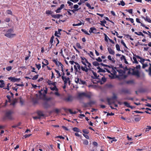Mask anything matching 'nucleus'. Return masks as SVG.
Returning a JSON list of instances; mask_svg holds the SVG:
<instances>
[{
	"instance_id": "cd10ccee",
	"label": "nucleus",
	"mask_w": 151,
	"mask_h": 151,
	"mask_svg": "<svg viewBox=\"0 0 151 151\" xmlns=\"http://www.w3.org/2000/svg\"><path fill=\"white\" fill-rule=\"evenodd\" d=\"M84 96L88 99H90L91 97V95L90 94L84 92Z\"/></svg>"
},
{
	"instance_id": "4468645a",
	"label": "nucleus",
	"mask_w": 151,
	"mask_h": 151,
	"mask_svg": "<svg viewBox=\"0 0 151 151\" xmlns=\"http://www.w3.org/2000/svg\"><path fill=\"white\" fill-rule=\"evenodd\" d=\"M107 50L110 54L113 55H114V51L111 48L108 47L107 48Z\"/></svg>"
},
{
	"instance_id": "58836bf2",
	"label": "nucleus",
	"mask_w": 151,
	"mask_h": 151,
	"mask_svg": "<svg viewBox=\"0 0 151 151\" xmlns=\"http://www.w3.org/2000/svg\"><path fill=\"white\" fill-rule=\"evenodd\" d=\"M80 79L79 78L77 77L75 78V81L76 83H78L79 84Z\"/></svg>"
},
{
	"instance_id": "6e6552de",
	"label": "nucleus",
	"mask_w": 151,
	"mask_h": 151,
	"mask_svg": "<svg viewBox=\"0 0 151 151\" xmlns=\"http://www.w3.org/2000/svg\"><path fill=\"white\" fill-rule=\"evenodd\" d=\"M62 31V29H58V32L55 31V32L54 35L55 36H57V37H60V35H61V34L60 32Z\"/></svg>"
},
{
	"instance_id": "864d4df0",
	"label": "nucleus",
	"mask_w": 151,
	"mask_h": 151,
	"mask_svg": "<svg viewBox=\"0 0 151 151\" xmlns=\"http://www.w3.org/2000/svg\"><path fill=\"white\" fill-rule=\"evenodd\" d=\"M121 43L123 45V46L126 48H127V47L125 44V43L124 42V41L122 40L121 41Z\"/></svg>"
},
{
	"instance_id": "a19ab883",
	"label": "nucleus",
	"mask_w": 151,
	"mask_h": 151,
	"mask_svg": "<svg viewBox=\"0 0 151 151\" xmlns=\"http://www.w3.org/2000/svg\"><path fill=\"white\" fill-rule=\"evenodd\" d=\"M54 38V37L53 36H52L50 38V42L51 45L52 44V43H53V41Z\"/></svg>"
},
{
	"instance_id": "aec40b11",
	"label": "nucleus",
	"mask_w": 151,
	"mask_h": 151,
	"mask_svg": "<svg viewBox=\"0 0 151 151\" xmlns=\"http://www.w3.org/2000/svg\"><path fill=\"white\" fill-rule=\"evenodd\" d=\"M84 96V92L81 93H78V97L79 98L81 99Z\"/></svg>"
},
{
	"instance_id": "de8ad7c7",
	"label": "nucleus",
	"mask_w": 151,
	"mask_h": 151,
	"mask_svg": "<svg viewBox=\"0 0 151 151\" xmlns=\"http://www.w3.org/2000/svg\"><path fill=\"white\" fill-rule=\"evenodd\" d=\"M127 84H133L134 83V81L132 80H129L127 81Z\"/></svg>"
},
{
	"instance_id": "f03ea898",
	"label": "nucleus",
	"mask_w": 151,
	"mask_h": 151,
	"mask_svg": "<svg viewBox=\"0 0 151 151\" xmlns=\"http://www.w3.org/2000/svg\"><path fill=\"white\" fill-rule=\"evenodd\" d=\"M73 97L71 95H69L67 97L63 99V100L67 102H71L73 100Z\"/></svg>"
},
{
	"instance_id": "603ef678",
	"label": "nucleus",
	"mask_w": 151,
	"mask_h": 151,
	"mask_svg": "<svg viewBox=\"0 0 151 151\" xmlns=\"http://www.w3.org/2000/svg\"><path fill=\"white\" fill-rule=\"evenodd\" d=\"M106 72V71L105 70L101 68L100 69H99V70H98V71H97L98 73H99V72H103L105 73Z\"/></svg>"
},
{
	"instance_id": "a211bd4d",
	"label": "nucleus",
	"mask_w": 151,
	"mask_h": 151,
	"mask_svg": "<svg viewBox=\"0 0 151 151\" xmlns=\"http://www.w3.org/2000/svg\"><path fill=\"white\" fill-rule=\"evenodd\" d=\"M108 58L109 60L111 61L112 63H115V60L114 58H111V56L110 55H109L108 56Z\"/></svg>"
},
{
	"instance_id": "0eeeda50",
	"label": "nucleus",
	"mask_w": 151,
	"mask_h": 151,
	"mask_svg": "<svg viewBox=\"0 0 151 151\" xmlns=\"http://www.w3.org/2000/svg\"><path fill=\"white\" fill-rule=\"evenodd\" d=\"M97 30L95 28L92 27L90 28L89 32L91 34L92 33L96 34L97 33Z\"/></svg>"
},
{
	"instance_id": "ddd939ff",
	"label": "nucleus",
	"mask_w": 151,
	"mask_h": 151,
	"mask_svg": "<svg viewBox=\"0 0 151 151\" xmlns=\"http://www.w3.org/2000/svg\"><path fill=\"white\" fill-rule=\"evenodd\" d=\"M51 16L52 17L54 18H58L59 19L60 18V17L62 16V14H56L55 15L54 14H51Z\"/></svg>"
},
{
	"instance_id": "f3484780",
	"label": "nucleus",
	"mask_w": 151,
	"mask_h": 151,
	"mask_svg": "<svg viewBox=\"0 0 151 151\" xmlns=\"http://www.w3.org/2000/svg\"><path fill=\"white\" fill-rule=\"evenodd\" d=\"M99 80H100L101 82H99V83H100L101 85L103 84L104 83L106 82V79L105 78L104 76L102 77L101 78V79H100Z\"/></svg>"
},
{
	"instance_id": "9d476101",
	"label": "nucleus",
	"mask_w": 151,
	"mask_h": 151,
	"mask_svg": "<svg viewBox=\"0 0 151 151\" xmlns=\"http://www.w3.org/2000/svg\"><path fill=\"white\" fill-rule=\"evenodd\" d=\"M81 62L82 63L83 65H85V64H86L88 60L84 57H81Z\"/></svg>"
},
{
	"instance_id": "f257e3e1",
	"label": "nucleus",
	"mask_w": 151,
	"mask_h": 151,
	"mask_svg": "<svg viewBox=\"0 0 151 151\" xmlns=\"http://www.w3.org/2000/svg\"><path fill=\"white\" fill-rule=\"evenodd\" d=\"M14 31L13 29H9L6 31L4 35L9 38H12L16 35V34L12 33Z\"/></svg>"
},
{
	"instance_id": "2eb2a0df",
	"label": "nucleus",
	"mask_w": 151,
	"mask_h": 151,
	"mask_svg": "<svg viewBox=\"0 0 151 151\" xmlns=\"http://www.w3.org/2000/svg\"><path fill=\"white\" fill-rule=\"evenodd\" d=\"M85 66L83 67V66H81V69L82 71L85 72H88V68L87 67V65L86 64H85V65H84Z\"/></svg>"
},
{
	"instance_id": "3c124183",
	"label": "nucleus",
	"mask_w": 151,
	"mask_h": 151,
	"mask_svg": "<svg viewBox=\"0 0 151 151\" xmlns=\"http://www.w3.org/2000/svg\"><path fill=\"white\" fill-rule=\"evenodd\" d=\"M35 65L37 68L38 69V70H39L41 67V65L40 64L37 65V64H36Z\"/></svg>"
},
{
	"instance_id": "49530a36",
	"label": "nucleus",
	"mask_w": 151,
	"mask_h": 151,
	"mask_svg": "<svg viewBox=\"0 0 151 151\" xmlns=\"http://www.w3.org/2000/svg\"><path fill=\"white\" fill-rule=\"evenodd\" d=\"M124 105L126 106L127 107H130V105L127 102H124Z\"/></svg>"
},
{
	"instance_id": "9b49d317",
	"label": "nucleus",
	"mask_w": 151,
	"mask_h": 151,
	"mask_svg": "<svg viewBox=\"0 0 151 151\" xmlns=\"http://www.w3.org/2000/svg\"><path fill=\"white\" fill-rule=\"evenodd\" d=\"M64 4H62L60 5V7L58 8L55 11L57 13H59L60 12V11L62 9H63V8H64Z\"/></svg>"
},
{
	"instance_id": "69168bd1",
	"label": "nucleus",
	"mask_w": 151,
	"mask_h": 151,
	"mask_svg": "<svg viewBox=\"0 0 151 151\" xmlns=\"http://www.w3.org/2000/svg\"><path fill=\"white\" fill-rule=\"evenodd\" d=\"M120 59L121 60H125L126 58L125 56L124 55H122V56L120 58Z\"/></svg>"
},
{
	"instance_id": "8fccbe9b",
	"label": "nucleus",
	"mask_w": 151,
	"mask_h": 151,
	"mask_svg": "<svg viewBox=\"0 0 151 151\" xmlns=\"http://www.w3.org/2000/svg\"><path fill=\"white\" fill-rule=\"evenodd\" d=\"M76 46L79 48L81 49L82 48L81 47L79 43H77L76 44Z\"/></svg>"
},
{
	"instance_id": "473e14b6",
	"label": "nucleus",
	"mask_w": 151,
	"mask_h": 151,
	"mask_svg": "<svg viewBox=\"0 0 151 151\" xmlns=\"http://www.w3.org/2000/svg\"><path fill=\"white\" fill-rule=\"evenodd\" d=\"M86 82L85 81L82 80L81 79H80L79 84L84 85L86 84Z\"/></svg>"
},
{
	"instance_id": "393cba45",
	"label": "nucleus",
	"mask_w": 151,
	"mask_h": 151,
	"mask_svg": "<svg viewBox=\"0 0 151 151\" xmlns=\"http://www.w3.org/2000/svg\"><path fill=\"white\" fill-rule=\"evenodd\" d=\"M136 58H137L135 56H134L133 57V59L134 60V61H133V63L138 64V62Z\"/></svg>"
},
{
	"instance_id": "0e129e2a",
	"label": "nucleus",
	"mask_w": 151,
	"mask_h": 151,
	"mask_svg": "<svg viewBox=\"0 0 151 151\" xmlns=\"http://www.w3.org/2000/svg\"><path fill=\"white\" fill-rule=\"evenodd\" d=\"M96 60L99 62H101L102 61L100 57H98L97 58H96Z\"/></svg>"
},
{
	"instance_id": "a18cd8bd",
	"label": "nucleus",
	"mask_w": 151,
	"mask_h": 151,
	"mask_svg": "<svg viewBox=\"0 0 151 151\" xmlns=\"http://www.w3.org/2000/svg\"><path fill=\"white\" fill-rule=\"evenodd\" d=\"M104 35L105 36V41L106 42H108V38L109 39V37H108L107 36V35L105 34L104 33Z\"/></svg>"
},
{
	"instance_id": "1a4fd4ad",
	"label": "nucleus",
	"mask_w": 151,
	"mask_h": 151,
	"mask_svg": "<svg viewBox=\"0 0 151 151\" xmlns=\"http://www.w3.org/2000/svg\"><path fill=\"white\" fill-rule=\"evenodd\" d=\"M8 79L9 80H11V81H12L13 82H15L17 81H19L20 79L19 78H16L14 77H10L8 78Z\"/></svg>"
},
{
	"instance_id": "c03bdc74",
	"label": "nucleus",
	"mask_w": 151,
	"mask_h": 151,
	"mask_svg": "<svg viewBox=\"0 0 151 151\" xmlns=\"http://www.w3.org/2000/svg\"><path fill=\"white\" fill-rule=\"evenodd\" d=\"M116 48L117 50L118 51H120V46L118 44H116Z\"/></svg>"
},
{
	"instance_id": "b1692460",
	"label": "nucleus",
	"mask_w": 151,
	"mask_h": 151,
	"mask_svg": "<svg viewBox=\"0 0 151 151\" xmlns=\"http://www.w3.org/2000/svg\"><path fill=\"white\" fill-rule=\"evenodd\" d=\"M44 60L45 61L46 64H44L43 62H42V64L43 65H42V67H44V65L46 66V65H48V64H49V62H48V61L47 60L45 59H44Z\"/></svg>"
},
{
	"instance_id": "09e8293b",
	"label": "nucleus",
	"mask_w": 151,
	"mask_h": 151,
	"mask_svg": "<svg viewBox=\"0 0 151 151\" xmlns=\"http://www.w3.org/2000/svg\"><path fill=\"white\" fill-rule=\"evenodd\" d=\"M88 141L87 140L85 139L83 140V144L84 145H88Z\"/></svg>"
},
{
	"instance_id": "c9c22d12",
	"label": "nucleus",
	"mask_w": 151,
	"mask_h": 151,
	"mask_svg": "<svg viewBox=\"0 0 151 151\" xmlns=\"http://www.w3.org/2000/svg\"><path fill=\"white\" fill-rule=\"evenodd\" d=\"M96 103V102L95 101H89L88 103V104L89 105H93L95 104Z\"/></svg>"
},
{
	"instance_id": "dca6fc26",
	"label": "nucleus",
	"mask_w": 151,
	"mask_h": 151,
	"mask_svg": "<svg viewBox=\"0 0 151 151\" xmlns=\"http://www.w3.org/2000/svg\"><path fill=\"white\" fill-rule=\"evenodd\" d=\"M37 113L38 116L40 117V118H41V117L44 116V115L42 111H37Z\"/></svg>"
},
{
	"instance_id": "f704fd0d",
	"label": "nucleus",
	"mask_w": 151,
	"mask_h": 151,
	"mask_svg": "<svg viewBox=\"0 0 151 151\" xmlns=\"http://www.w3.org/2000/svg\"><path fill=\"white\" fill-rule=\"evenodd\" d=\"M92 64L93 65L95 66H99L100 65L99 63L97 61H94L93 62Z\"/></svg>"
},
{
	"instance_id": "e2e57ef3",
	"label": "nucleus",
	"mask_w": 151,
	"mask_h": 151,
	"mask_svg": "<svg viewBox=\"0 0 151 151\" xmlns=\"http://www.w3.org/2000/svg\"><path fill=\"white\" fill-rule=\"evenodd\" d=\"M140 26L145 27L146 29H149V27L146 26L143 23H141V24L140 25Z\"/></svg>"
},
{
	"instance_id": "4c0bfd02",
	"label": "nucleus",
	"mask_w": 151,
	"mask_h": 151,
	"mask_svg": "<svg viewBox=\"0 0 151 151\" xmlns=\"http://www.w3.org/2000/svg\"><path fill=\"white\" fill-rule=\"evenodd\" d=\"M81 30L82 32H83L85 34L89 35H90V34L88 33V32H87V31H86V30L84 29H82Z\"/></svg>"
},
{
	"instance_id": "2f4dec72",
	"label": "nucleus",
	"mask_w": 151,
	"mask_h": 151,
	"mask_svg": "<svg viewBox=\"0 0 151 151\" xmlns=\"http://www.w3.org/2000/svg\"><path fill=\"white\" fill-rule=\"evenodd\" d=\"M92 82H93V83H99V82H101L100 80H98L96 81V80H92Z\"/></svg>"
},
{
	"instance_id": "a878e982",
	"label": "nucleus",
	"mask_w": 151,
	"mask_h": 151,
	"mask_svg": "<svg viewBox=\"0 0 151 151\" xmlns=\"http://www.w3.org/2000/svg\"><path fill=\"white\" fill-rule=\"evenodd\" d=\"M43 106L45 108H47L50 107V105L47 102L44 103Z\"/></svg>"
},
{
	"instance_id": "4be33fe9",
	"label": "nucleus",
	"mask_w": 151,
	"mask_h": 151,
	"mask_svg": "<svg viewBox=\"0 0 151 151\" xmlns=\"http://www.w3.org/2000/svg\"><path fill=\"white\" fill-rule=\"evenodd\" d=\"M0 88H2L4 87L5 86V83L4 82V81L3 80H0Z\"/></svg>"
},
{
	"instance_id": "f8f14e48",
	"label": "nucleus",
	"mask_w": 151,
	"mask_h": 151,
	"mask_svg": "<svg viewBox=\"0 0 151 151\" xmlns=\"http://www.w3.org/2000/svg\"><path fill=\"white\" fill-rule=\"evenodd\" d=\"M111 98L107 99V101L109 105H111V104L114 103V101Z\"/></svg>"
},
{
	"instance_id": "72a5a7b5",
	"label": "nucleus",
	"mask_w": 151,
	"mask_h": 151,
	"mask_svg": "<svg viewBox=\"0 0 151 151\" xmlns=\"http://www.w3.org/2000/svg\"><path fill=\"white\" fill-rule=\"evenodd\" d=\"M21 124V123L19 122L16 125L12 126V127L13 128H15V127H18V126H19Z\"/></svg>"
},
{
	"instance_id": "e433bc0d",
	"label": "nucleus",
	"mask_w": 151,
	"mask_h": 151,
	"mask_svg": "<svg viewBox=\"0 0 151 151\" xmlns=\"http://www.w3.org/2000/svg\"><path fill=\"white\" fill-rule=\"evenodd\" d=\"M83 24V23H82L81 22H80V23L77 24H72L73 26H78L82 25V24Z\"/></svg>"
},
{
	"instance_id": "6ab92c4d",
	"label": "nucleus",
	"mask_w": 151,
	"mask_h": 151,
	"mask_svg": "<svg viewBox=\"0 0 151 151\" xmlns=\"http://www.w3.org/2000/svg\"><path fill=\"white\" fill-rule=\"evenodd\" d=\"M143 18L144 19L145 21L151 23V20L148 16H146L145 17H143Z\"/></svg>"
},
{
	"instance_id": "5701e85b",
	"label": "nucleus",
	"mask_w": 151,
	"mask_h": 151,
	"mask_svg": "<svg viewBox=\"0 0 151 151\" xmlns=\"http://www.w3.org/2000/svg\"><path fill=\"white\" fill-rule=\"evenodd\" d=\"M92 72L94 76V77H93V76H92L91 77L94 79H97V74L96 73L94 72L93 71H92Z\"/></svg>"
},
{
	"instance_id": "412c9836",
	"label": "nucleus",
	"mask_w": 151,
	"mask_h": 151,
	"mask_svg": "<svg viewBox=\"0 0 151 151\" xmlns=\"http://www.w3.org/2000/svg\"><path fill=\"white\" fill-rule=\"evenodd\" d=\"M122 92L125 93L130 94V91L126 89H123L122 90Z\"/></svg>"
},
{
	"instance_id": "39448f33",
	"label": "nucleus",
	"mask_w": 151,
	"mask_h": 151,
	"mask_svg": "<svg viewBox=\"0 0 151 151\" xmlns=\"http://www.w3.org/2000/svg\"><path fill=\"white\" fill-rule=\"evenodd\" d=\"M12 111H11L7 112L6 114V117L9 119H12L13 118L12 115Z\"/></svg>"
},
{
	"instance_id": "338daca9",
	"label": "nucleus",
	"mask_w": 151,
	"mask_h": 151,
	"mask_svg": "<svg viewBox=\"0 0 151 151\" xmlns=\"http://www.w3.org/2000/svg\"><path fill=\"white\" fill-rule=\"evenodd\" d=\"M83 136L87 139H89V136L87 134H83Z\"/></svg>"
},
{
	"instance_id": "bf43d9fd",
	"label": "nucleus",
	"mask_w": 151,
	"mask_h": 151,
	"mask_svg": "<svg viewBox=\"0 0 151 151\" xmlns=\"http://www.w3.org/2000/svg\"><path fill=\"white\" fill-rule=\"evenodd\" d=\"M6 97L8 99V102H11V96L9 95H7L6 96Z\"/></svg>"
},
{
	"instance_id": "052dcab7",
	"label": "nucleus",
	"mask_w": 151,
	"mask_h": 151,
	"mask_svg": "<svg viewBox=\"0 0 151 151\" xmlns=\"http://www.w3.org/2000/svg\"><path fill=\"white\" fill-rule=\"evenodd\" d=\"M31 68L32 69V70H31V71L33 72H35L37 73L35 71V68L34 67H32V66H31Z\"/></svg>"
},
{
	"instance_id": "bb28decb",
	"label": "nucleus",
	"mask_w": 151,
	"mask_h": 151,
	"mask_svg": "<svg viewBox=\"0 0 151 151\" xmlns=\"http://www.w3.org/2000/svg\"><path fill=\"white\" fill-rule=\"evenodd\" d=\"M50 89L52 91H58V89L57 88L56 86H54L53 87H50Z\"/></svg>"
},
{
	"instance_id": "680f3d73",
	"label": "nucleus",
	"mask_w": 151,
	"mask_h": 151,
	"mask_svg": "<svg viewBox=\"0 0 151 151\" xmlns=\"http://www.w3.org/2000/svg\"><path fill=\"white\" fill-rule=\"evenodd\" d=\"M64 81V84L65 85L67 84L68 81L67 79H66V78L65 77V78L64 79V80H63Z\"/></svg>"
},
{
	"instance_id": "423d86ee",
	"label": "nucleus",
	"mask_w": 151,
	"mask_h": 151,
	"mask_svg": "<svg viewBox=\"0 0 151 151\" xmlns=\"http://www.w3.org/2000/svg\"><path fill=\"white\" fill-rule=\"evenodd\" d=\"M133 56H135L137 58L139 59H140V60L139 61V62H140L142 64L144 63L145 60L140 56L137 55L136 54H133Z\"/></svg>"
},
{
	"instance_id": "4d7b16f0",
	"label": "nucleus",
	"mask_w": 151,
	"mask_h": 151,
	"mask_svg": "<svg viewBox=\"0 0 151 151\" xmlns=\"http://www.w3.org/2000/svg\"><path fill=\"white\" fill-rule=\"evenodd\" d=\"M142 68H144L145 67H146L148 66V65L147 63L144 64V63H143V64H142Z\"/></svg>"
},
{
	"instance_id": "5fc2aeb1",
	"label": "nucleus",
	"mask_w": 151,
	"mask_h": 151,
	"mask_svg": "<svg viewBox=\"0 0 151 151\" xmlns=\"http://www.w3.org/2000/svg\"><path fill=\"white\" fill-rule=\"evenodd\" d=\"M111 72L113 73L114 75H115L116 73V71L113 68H112Z\"/></svg>"
},
{
	"instance_id": "6e6d98bb",
	"label": "nucleus",
	"mask_w": 151,
	"mask_h": 151,
	"mask_svg": "<svg viewBox=\"0 0 151 151\" xmlns=\"http://www.w3.org/2000/svg\"><path fill=\"white\" fill-rule=\"evenodd\" d=\"M142 33L141 32H134V33L135 34L137 35H139V36H140L141 35H142Z\"/></svg>"
},
{
	"instance_id": "7c9ffc66",
	"label": "nucleus",
	"mask_w": 151,
	"mask_h": 151,
	"mask_svg": "<svg viewBox=\"0 0 151 151\" xmlns=\"http://www.w3.org/2000/svg\"><path fill=\"white\" fill-rule=\"evenodd\" d=\"M82 131L83 132L86 134H88L89 133V130L86 129H83Z\"/></svg>"
},
{
	"instance_id": "7ed1b4c3",
	"label": "nucleus",
	"mask_w": 151,
	"mask_h": 151,
	"mask_svg": "<svg viewBox=\"0 0 151 151\" xmlns=\"http://www.w3.org/2000/svg\"><path fill=\"white\" fill-rule=\"evenodd\" d=\"M132 75L135 76L137 78H139L140 77V73L138 70H134L133 69H132Z\"/></svg>"
},
{
	"instance_id": "20e7f679",
	"label": "nucleus",
	"mask_w": 151,
	"mask_h": 151,
	"mask_svg": "<svg viewBox=\"0 0 151 151\" xmlns=\"http://www.w3.org/2000/svg\"><path fill=\"white\" fill-rule=\"evenodd\" d=\"M132 75L135 76L137 78H139L140 77V73L138 70H134L133 69H132Z\"/></svg>"
},
{
	"instance_id": "79ce46f5",
	"label": "nucleus",
	"mask_w": 151,
	"mask_h": 151,
	"mask_svg": "<svg viewBox=\"0 0 151 151\" xmlns=\"http://www.w3.org/2000/svg\"><path fill=\"white\" fill-rule=\"evenodd\" d=\"M55 71L57 73L58 75V76L57 77V78H59L61 76V75L60 74V73L59 71L58 70H56V69L55 70Z\"/></svg>"
},
{
	"instance_id": "13d9d810",
	"label": "nucleus",
	"mask_w": 151,
	"mask_h": 151,
	"mask_svg": "<svg viewBox=\"0 0 151 151\" xmlns=\"http://www.w3.org/2000/svg\"><path fill=\"white\" fill-rule=\"evenodd\" d=\"M12 69V68L11 66H9L8 67H7L6 68V70L8 71Z\"/></svg>"
},
{
	"instance_id": "ea45409f",
	"label": "nucleus",
	"mask_w": 151,
	"mask_h": 151,
	"mask_svg": "<svg viewBox=\"0 0 151 151\" xmlns=\"http://www.w3.org/2000/svg\"><path fill=\"white\" fill-rule=\"evenodd\" d=\"M75 63L77 65V67L78 68L79 70H80L81 68V67L80 65L77 62H75Z\"/></svg>"
},
{
	"instance_id": "774afa93",
	"label": "nucleus",
	"mask_w": 151,
	"mask_h": 151,
	"mask_svg": "<svg viewBox=\"0 0 151 151\" xmlns=\"http://www.w3.org/2000/svg\"><path fill=\"white\" fill-rule=\"evenodd\" d=\"M151 129V127L150 126H147L146 129V131H149Z\"/></svg>"
},
{
	"instance_id": "37998d69",
	"label": "nucleus",
	"mask_w": 151,
	"mask_h": 151,
	"mask_svg": "<svg viewBox=\"0 0 151 151\" xmlns=\"http://www.w3.org/2000/svg\"><path fill=\"white\" fill-rule=\"evenodd\" d=\"M38 75H36L33 76V77L32 78V79L33 80H36L38 78Z\"/></svg>"
},
{
	"instance_id": "c756f323",
	"label": "nucleus",
	"mask_w": 151,
	"mask_h": 151,
	"mask_svg": "<svg viewBox=\"0 0 151 151\" xmlns=\"http://www.w3.org/2000/svg\"><path fill=\"white\" fill-rule=\"evenodd\" d=\"M46 13L47 14H52L53 12L51 10H47L46 11Z\"/></svg>"
},
{
	"instance_id": "c85d7f7f",
	"label": "nucleus",
	"mask_w": 151,
	"mask_h": 151,
	"mask_svg": "<svg viewBox=\"0 0 151 151\" xmlns=\"http://www.w3.org/2000/svg\"><path fill=\"white\" fill-rule=\"evenodd\" d=\"M73 130L74 132H80V129L77 127H74L73 128Z\"/></svg>"
}]
</instances>
